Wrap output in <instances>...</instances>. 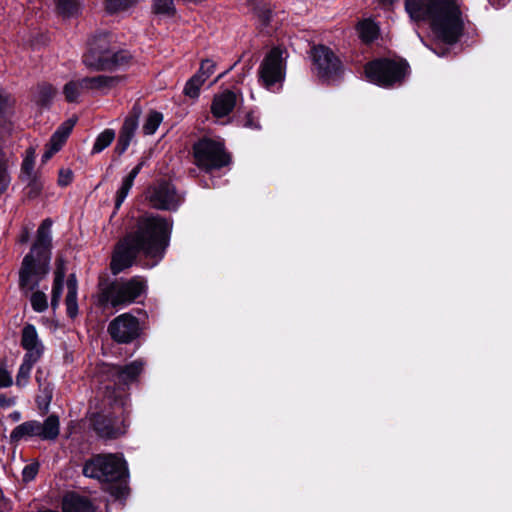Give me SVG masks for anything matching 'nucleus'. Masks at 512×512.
Wrapping results in <instances>:
<instances>
[{
    "mask_svg": "<svg viewBox=\"0 0 512 512\" xmlns=\"http://www.w3.org/2000/svg\"><path fill=\"white\" fill-rule=\"evenodd\" d=\"M172 223L158 215H144L137 220L133 230L116 245L110 264L111 272L119 274L133 265L138 254L155 259L157 264L164 256L170 241Z\"/></svg>",
    "mask_w": 512,
    "mask_h": 512,
    "instance_id": "1",
    "label": "nucleus"
},
{
    "mask_svg": "<svg viewBox=\"0 0 512 512\" xmlns=\"http://www.w3.org/2000/svg\"><path fill=\"white\" fill-rule=\"evenodd\" d=\"M405 10L415 22H428L434 36L447 44L458 41L463 31L461 11L455 0H405Z\"/></svg>",
    "mask_w": 512,
    "mask_h": 512,
    "instance_id": "2",
    "label": "nucleus"
},
{
    "mask_svg": "<svg viewBox=\"0 0 512 512\" xmlns=\"http://www.w3.org/2000/svg\"><path fill=\"white\" fill-rule=\"evenodd\" d=\"M51 227L52 221L45 219L37 230V238L31 251L22 262L19 272L20 287L23 291L31 292L38 287L39 282L49 271L51 247Z\"/></svg>",
    "mask_w": 512,
    "mask_h": 512,
    "instance_id": "3",
    "label": "nucleus"
},
{
    "mask_svg": "<svg viewBox=\"0 0 512 512\" xmlns=\"http://www.w3.org/2000/svg\"><path fill=\"white\" fill-rule=\"evenodd\" d=\"M88 45L83 63L91 69L114 70L127 66L131 61V54L112 45L111 36L107 33L95 35Z\"/></svg>",
    "mask_w": 512,
    "mask_h": 512,
    "instance_id": "4",
    "label": "nucleus"
},
{
    "mask_svg": "<svg viewBox=\"0 0 512 512\" xmlns=\"http://www.w3.org/2000/svg\"><path fill=\"white\" fill-rule=\"evenodd\" d=\"M146 289L145 281L141 277L128 280H115L101 289L99 301L109 304L113 308L125 307L135 302Z\"/></svg>",
    "mask_w": 512,
    "mask_h": 512,
    "instance_id": "5",
    "label": "nucleus"
},
{
    "mask_svg": "<svg viewBox=\"0 0 512 512\" xmlns=\"http://www.w3.org/2000/svg\"><path fill=\"white\" fill-rule=\"evenodd\" d=\"M83 474L100 482H115L127 476V466L116 454H98L85 462Z\"/></svg>",
    "mask_w": 512,
    "mask_h": 512,
    "instance_id": "6",
    "label": "nucleus"
},
{
    "mask_svg": "<svg viewBox=\"0 0 512 512\" xmlns=\"http://www.w3.org/2000/svg\"><path fill=\"white\" fill-rule=\"evenodd\" d=\"M286 51L280 47L271 49L258 68V81L267 90L276 92L282 88L286 75Z\"/></svg>",
    "mask_w": 512,
    "mask_h": 512,
    "instance_id": "7",
    "label": "nucleus"
},
{
    "mask_svg": "<svg viewBox=\"0 0 512 512\" xmlns=\"http://www.w3.org/2000/svg\"><path fill=\"white\" fill-rule=\"evenodd\" d=\"M409 65L404 60L379 59L365 66L368 80L380 86L389 87L400 83L408 73Z\"/></svg>",
    "mask_w": 512,
    "mask_h": 512,
    "instance_id": "8",
    "label": "nucleus"
},
{
    "mask_svg": "<svg viewBox=\"0 0 512 512\" xmlns=\"http://www.w3.org/2000/svg\"><path fill=\"white\" fill-rule=\"evenodd\" d=\"M59 432V418L56 415H50L43 422L29 420L17 425L10 433V440L13 443L29 441L35 438L55 440Z\"/></svg>",
    "mask_w": 512,
    "mask_h": 512,
    "instance_id": "9",
    "label": "nucleus"
},
{
    "mask_svg": "<svg viewBox=\"0 0 512 512\" xmlns=\"http://www.w3.org/2000/svg\"><path fill=\"white\" fill-rule=\"evenodd\" d=\"M195 164L205 172L221 169L230 163L224 145L219 141L201 139L193 146Z\"/></svg>",
    "mask_w": 512,
    "mask_h": 512,
    "instance_id": "10",
    "label": "nucleus"
},
{
    "mask_svg": "<svg viewBox=\"0 0 512 512\" xmlns=\"http://www.w3.org/2000/svg\"><path fill=\"white\" fill-rule=\"evenodd\" d=\"M314 70L322 79H330L342 69L341 60L334 52L324 45L314 46L311 50Z\"/></svg>",
    "mask_w": 512,
    "mask_h": 512,
    "instance_id": "11",
    "label": "nucleus"
},
{
    "mask_svg": "<svg viewBox=\"0 0 512 512\" xmlns=\"http://www.w3.org/2000/svg\"><path fill=\"white\" fill-rule=\"evenodd\" d=\"M108 333L117 343H130L141 333L139 320L129 313L121 314L109 323Z\"/></svg>",
    "mask_w": 512,
    "mask_h": 512,
    "instance_id": "12",
    "label": "nucleus"
},
{
    "mask_svg": "<svg viewBox=\"0 0 512 512\" xmlns=\"http://www.w3.org/2000/svg\"><path fill=\"white\" fill-rule=\"evenodd\" d=\"M147 197L151 206L160 210H176L182 201L175 187L168 182H161L149 189Z\"/></svg>",
    "mask_w": 512,
    "mask_h": 512,
    "instance_id": "13",
    "label": "nucleus"
},
{
    "mask_svg": "<svg viewBox=\"0 0 512 512\" xmlns=\"http://www.w3.org/2000/svg\"><path fill=\"white\" fill-rule=\"evenodd\" d=\"M96 433L105 439H114L126 432L125 419L111 414H98L93 421Z\"/></svg>",
    "mask_w": 512,
    "mask_h": 512,
    "instance_id": "14",
    "label": "nucleus"
},
{
    "mask_svg": "<svg viewBox=\"0 0 512 512\" xmlns=\"http://www.w3.org/2000/svg\"><path fill=\"white\" fill-rule=\"evenodd\" d=\"M140 115L141 108L138 105H134L129 116L125 118L119 132L117 144L115 146V152L118 155L125 153L132 140L134 139L136 130L138 128Z\"/></svg>",
    "mask_w": 512,
    "mask_h": 512,
    "instance_id": "15",
    "label": "nucleus"
},
{
    "mask_svg": "<svg viewBox=\"0 0 512 512\" xmlns=\"http://www.w3.org/2000/svg\"><path fill=\"white\" fill-rule=\"evenodd\" d=\"M144 362L135 360L125 366L107 365L105 373L116 385H127L134 381L142 372Z\"/></svg>",
    "mask_w": 512,
    "mask_h": 512,
    "instance_id": "16",
    "label": "nucleus"
},
{
    "mask_svg": "<svg viewBox=\"0 0 512 512\" xmlns=\"http://www.w3.org/2000/svg\"><path fill=\"white\" fill-rule=\"evenodd\" d=\"M21 346L25 350L24 357L35 361H39L42 357L45 347L34 325L26 324L23 327Z\"/></svg>",
    "mask_w": 512,
    "mask_h": 512,
    "instance_id": "17",
    "label": "nucleus"
},
{
    "mask_svg": "<svg viewBox=\"0 0 512 512\" xmlns=\"http://www.w3.org/2000/svg\"><path fill=\"white\" fill-rule=\"evenodd\" d=\"M242 100L243 97L241 93L226 89L214 96L211 112L217 118L225 117L229 115Z\"/></svg>",
    "mask_w": 512,
    "mask_h": 512,
    "instance_id": "18",
    "label": "nucleus"
},
{
    "mask_svg": "<svg viewBox=\"0 0 512 512\" xmlns=\"http://www.w3.org/2000/svg\"><path fill=\"white\" fill-rule=\"evenodd\" d=\"M75 123V119H68L67 121L62 123L58 127V129L53 133L49 143L46 145V150L42 155L43 163L51 159L52 156L62 148L63 144L65 143L66 139L71 133Z\"/></svg>",
    "mask_w": 512,
    "mask_h": 512,
    "instance_id": "19",
    "label": "nucleus"
},
{
    "mask_svg": "<svg viewBox=\"0 0 512 512\" xmlns=\"http://www.w3.org/2000/svg\"><path fill=\"white\" fill-rule=\"evenodd\" d=\"M63 512H95L91 500L75 492L67 493L62 500Z\"/></svg>",
    "mask_w": 512,
    "mask_h": 512,
    "instance_id": "20",
    "label": "nucleus"
},
{
    "mask_svg": "<svg viewBox=\"0 0 512 512\" xmlns=\"http://www.w3.org/2000/svg\"><path fill=\"white\" fill-rule=\"evenodd\" d=\"M118 77L98 75L95 77H86L81 79L82 89L107 93L111 88L119 83Z\"/></svg>",
    "mask_w": 512,
    "mask_h": 512,
    "instance_id": "21",
    "label": "nucleus"
},
{
    "mask_svg": "<svg viewBox=\"0 0 512 512\" xmlns=\"http://www.w3.org/2000/svg\"><path fill=\"white\" fill-rule=\"evenodd\" d=\"M146 165V158H142L141 161L130 171V173L123 179L120 188L116 193L115 207L118 209L126 197L128 196L137 175L141 169Z\"/></svg>",
    "mask_w": 512,
    "mask_h": 512,
    "instance_id": "22",
    "label": "nucleus"
},
{
    "mask_svg": "<svg viewBox=\"0 0 512 512\" xmlns=\"http://www.w3.org/2000/svg\"><path fill=\"white\" fill-rule=\"evenodd\" d=\"M65 272L66 270L63 260H58L56 264V270L54 272V282L52 287L51 306L53 309L58 307L61 300Z\"/></svg>",
    "mask_w": 512,
    "mask_h": 512,
    "instance_id": "23",
    "label": "nucleus"
},
{
    "mask_svg": "<svg viewBox=\"0 0 512 512\" xmlns=\"http://www.w3.org/2000/svg\"><path fill=\"white\" fill-rule=\"evenodd\" d=\"M56 93L57 91L52 85L43 83L37 86L33 95V100L37 105L46 107L51 104Z\"/></svg>",
    "mask_w": 512,
    "mask_h": 512,
    "instance_id": "24",
    "label": "nucleus"
},
{
    "mask_svg": "<svg viewBox=\"0 0 512 512\" xmlns=\"http://www.w3.org/2000/svg\"><path fill=\"white\" fill-rule=\"evenodd\" d=\"M357 31L360 39L365 43L374 41L379 34V28L371 19H364L357 25Z\"/></svg>",
    "mask_w": 512,
    "mask_h": 512,
    "instance_id": "25",
    "label": "nucleus"
},
{
    "mask_svg": "<svg viewBox=\"0 0 512 512\" xmlns=\"http://www.w3.org/2000/svg\"><path fill=\"white\" fill-rule=\"evenodd\" d=\"M37 362L38 361L23 357L22 363L16 375V385L18 387H25L28 384L31 370Z\"/></svg>",
    "mask_w": 512,
    "mask_h": 512,
    "instance_id": "26",
    "label": "nucleus"
},
{
    "mask_svg": "<svg viewBox=\"0 0 512 512\" xmlns=\"http://www.w3.org/2000/svg\"><path fill=\"white\" fill-rule=\"evenodd\" d=\"M58 12L65 18L77 16L81 6L77 0H55Z\"/></svg>",
    "mask_w": 512,
    "mask_h": 512,
    "instance_id": "27",
    "label": "nucleus"
},
{
    "mask_svg": "<svg viewBox=\"0 0 512 512\" xmlns=\"http://www.w3.org/2000/svg\"><path fill=\"white\" fill-rule=\"evenodd\" d=\"M115 132L112 129H105L101 132L93 145L92 154H97L102 152L105 148H107L114 140Z\"/></svg>",
    "mask_w": 512,
    "mask_h": 512,
    "instance_id": "28",
    "label": "nucleus"
},
{
    "mask_svg": "<svg viewBox=\"0 0 512 512\" xmlns=\"http://www.w3.org/2000/svg\"><path fill=\"white\" fill-rule=\"evenodd\" d=\"M36 151L33 147H30L25 152V157L21 166V177L22 179H30L34 176V163H35Z\"/></svg>",
    "mask_w": 512,
    "mask_h": 512,
    "instance_id": "29",
    "label": "nucleus"
},
{
    "mask_svg": "<svg viewBox=\"0 0 512 512\" xmlns=\"http://www.w3.org/2000/svg\"><path fill=\"white\" fill-rule=\"evenodd\" d=\"M163 120V115L157 111H151L143 124V132L146 135H152L156 132Z\"/></svg>",
    "mask_w": 512,
    "mask_h": 512,
    "instance_id": "30",
    "label": "nucleus"
},
{
    "mask_svg": "<svg viewBox=\"0 0 512 512\" xmlns=\"http://www.w3.org/2000/svg\"><path fill=\"white\" fill-rule=\"evenodd\" d=\"M11 178L8 173V159L0 149V194L7 190Z\"/></svg>",
    "mask_w": 512,
    "mask_h": 512,
    "instance_id": "31",
    "label": "nucleus"
},
{
    "mask_svg": "<svg viewBox=\"0 0 512 512\" xmlns=\"http://www.w3.org/2000/svg\"><path fill=\"white\" fill-rule=\"evenodd\" d=\"M81 79L78 81H70L65 84L63 88V93L65 99L68 102H77L80 97V92L82 91Z\"/></svg>",
    "mask_w": 512,
    "mask_h": 512,
    "instance_id": "32",
    "label": "nucleus"
},
{
    "mask_svg": "<svg viewBox=\"0 0 512 512\" xmlns=\"http://www.w3.org/2000/svg\"><path fill=\"white\" fill-rule=\"evenodd\" d=\"M153 12L159 15L173 16L175 6L173 0H154Z\"/></svg>",
    "mask_w": 512,
    "mask_h": 512,
    "instance_id": "33",
    "label": "nucleus"
},
{
    "mask_svg": "<svg viewBox=\"0 0 512 512\" xmlns=\"http://www.w3.org/2000/svg\"><path fill=\"white\" fill-rule=\"evenodd\" d=\"M204 84L203 80L200 79V76L193 75L186 83L184 87L185 95L190 98H197L200 93V88Z\"/></svg>",
    "mask_w": 512,
    "mask_h": 512,
    "instance_id": "34",
    "label": "nucleus"
},
{
    "mask_svg": "<svg viewBox=\"0 0 512 512\" xmlns=\"http://www.w3.org/2000/svg\"><path fill=\"white\" fill-rule=\"evenodd\" d=\"M31 306L36 312H44L48 308L47 296L42 291H35L30 296Z\"/></svg>",
    "mask_w": 512,
    "mask_h": 512,
    "instance_id": "35",
    "label": "nucleus"
},
{
    "mask_svg": "<svg viewBox=\"0 0 512 512\" xmlns=\"http://www.w3.org/2000/svg\"><path fill=\"white\" fill-rule=\"evenodd\" d=\"M216 64L211 59H205L201 62L200 68L195 76L205 81L215 72Z\"/></svg>",
    "mask_w": 512,
    "mask_h": 512,
    "instance_id": "36",
    "label": "nucleus"
},
{
    "mask_svg": "<svg viewBox=\"0 0 512 512\" xmlns=\"http://www.w3.org/2000/svg\"><path fill=\"white\" fill-rule=\"evenodd\" d=\"M139 0H107L106 7L109 12H116L119 10H125L134 4H136Z\"/></svg>",
    "mask_w": 512,
    "mask_h": 512,
    "instance_id": "37",
    "label": "nucleus"
},
{
    "mask_svg": "<svg viewBox=\"0 0 512 512\" xmlns=\"http://www.w3.org/2000/svg\"><path fill=\"white\" fill-rule=\"evenodd\" d=\"M65 305L68 316L70 318H75L78 315L77 294L67 293Z\"/></svg>",
    "mask_w": 512,
    "mask_h": 512,
    "instance_id": "38",
    "label": "nucleus"
},
{
    "mask_svg": "<svg viewBox=\"0 0 512 512\" xmlns=\"http://www.w3.org/2000/svg\"><path fill=\"white\" fill-rule=\"evenodd\" d=\"M39 471V464L37 462L26 465L22 470V478L25 482L32 481Z\"/></svg>",
    "mask_w": 512,
    "mask_h": 512,
    "instance_id": "39",
    "label": "nucleus"
},
{
    "mask_svg": "<svg viewBox=\"0 0 512 512\" xmlns=\"http://www.w3.org/2000/svg\"><path fill=\"white\" fill-rule=\"evenodd\" d=\"M28 182V194L30 197H36L42 190L43 184L35 176L30 179H25Z\"/></svg>",
    "mask_w": 512,
    "mask_h": 512,
    "instance_id": "40",
    "label": "nucleus"
},
{
    "mask_svg": "<svg viewBox=\"0 0 512 512\" xmlns=\"http://www.w3.org/2000/svg\"><path fill=\"white\" fill-rule=\"evenodd\" d=\"M73 180V172L70 169L62 168L59 170L58 184L62 187L68 186Z\"/></svg>",
    "mask_w": 512,
    "mask_h": 512,
    "instance_id": "41",
    "label": "nucleus"
},
{
    "mask_svg": "<svg viewBox=\"0 0 512 512\" xmlns=\"http://www.w3.org/2000/svg\"><path fill=\"white\" fill-rule=\"evenodd\" d=\"M13 384L11 373L4 367L0 366V388H7Z\"/></svg>",
    "mask_w": 512,
    "mask_h": 512,
    "instance_id": "42",
    "label": "nucleus"
},
{
    "mask_svg": "<svg viewBox=\"0 0 512 512\" xmlns=\"http://www.w3.org/2000/svg\"><path fill=\"white\" fill-rule=\"evenodd\" d=\"M67 293L77 294L78 285L75 274H70L67 279Z\"/></svg>",
    "mask_w": 512,
    "mask_h": 512,
    "instance_id": "43",
    "label": "nucleus"
},
{
    "mask_svg": "<svg viewBox=\"0 0 512 512\" xmlns=\"http://www.w3.org/2000/svg\"><path fill=\"white\" fill-rule=\"evenodd\" d=\"M244 126L256 130L261 128L259 121L252 114L247 115Z\"/></svg>",
    "mask_w": 512,
    "mask_h": 512,
    "instance_id": "44",
    "label": "nucleus"
},
{
    "mask_svg": "<svg viewBox=\"0 0 512 512\" xmlns=\"http://www.w3.org/2000/svg\"><path fill=\"white\" fill-rule=\"evenodd\" d=\"M8 105L9 96L2 88H0V114L5 111Z\"/></svg>",
    "mask_w": 512,
    "mask_h": 512,
    "instance_id": "45",
    "label": "nucleus"
},
{
    "mask_svg": "<svg viewBox=\"0 0 512 512\" xmlns=\"http://www.w3.org/2000/svg\"><path fill=\"white\" fill-rule=\"evenodd\" d=\"M15 401L11 398H6L4 395H0V406L1 407H9L14 405Z\"/></svg>",
    "mask_w": 512,
    "mask_h": 512,
    "instance_id": "46",
    "label": "nucleus"
},
{
    "mask_svg": "<svg viewBox=\"0 0 512 512\" xmlns=\"http://www.w3.org/2000/svg\"><path fill=\"white\" fill-rule=\"evenodd\" d=\"M28 239H29V232H28V230H24L23 233L21 234L20 241L22 243H25L28 241Z\"/></svg>",
    "mask_w": 512,
    "mask_h": 512,
    "instance_id": "47",
    "label": "nucleus"
},
{
    "mask_svg": "<svg viewBox=\"0 0 512 512\" xmlns=\"http://www.w3.org/2000/svg\"><path fill=\"white\" fill-rule=\"evenodd\" d=\"M383 5H390L392 4L395 0H379Z\"/></svg>",
    "mask_w": 512,
    "mask_h": 512,
    "instance_id": "48",
    "label": "nucleus"
},
{
    "mask_svg": "<svg viewBox=\"0 0 512 512\" xmlns=\"http://www.w3.org/2000/svg\"><path fill=\"white\" fill-rule=\"evenodd\" d=\"M416 33H417V36H418V38L420 39V41H421L423 44H425V41H424L423 37L421 36V34H420L419 32H416Z\"/></svg>",
    "mask_w": 512,
    "mask_h": 512,
    "instance_id": "49",
    "label": "nucleus"
},
{
    "mask_svg": "<svg viewBox=\"0 0 512 512\" xmlns=\"http://www.w3.org/2000/svg\"><path fill=\"white\" fill-rule=\"evenodd\" d=\"M19 418H20V414H19V413H17V412H16V413H14V419H15V420H18Z\"/></svg>",
    "mask_w": 512,
    "mask_h": 512,
    "instance_id": "50",
    "label": "nucleus"
},
{
    "mask_svg": "<svg viewBox=\"0 0 512 512\" xmlns=\"http://www.w3.org/2000/svg\"><path fill=\"white\" fill-rule=\"evenodd\" d=\"M36 380H37V382L40 383L41 377H39L38 374L36 375Z\"/></svg>",
    "mask_w": 512,
    "mask_h": 512,
    "instance_id": "51",
    "label": "nucleus"
},
{
    "mask_svg": "<svg viewBox=\"0 0 512 512\" xmlns=\"http://www.w3.org/2000/svg\"><path fill=\"white\" fill-rule=\"evenodd\" d=\"M430 49L434 52V54H437L439 56L441 55V54L437 53V51H435L434 49H432V48H430Z\"/></svg>",
    "mask_w": 512,
    "mask_h": 512,
    "instance_id": "52",
    "label": "nucleus"
}]
</instances>
